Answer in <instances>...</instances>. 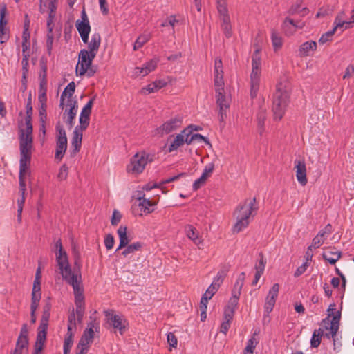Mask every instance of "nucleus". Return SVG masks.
<instances>
[{
  "label": "nucleus",
  "instance_id": "nucleus-1",
  "mask_svg": "<svg viewBox=\"0 0 354 354\" xmlns=\"http://www.w3.org/2000/svg\"><path fill=\"white\" fill-rule=\"evenodd\" d=\"M258 209L259 206L255 197L241 202L234 212L236 222L232 227L233 232L237 234L247 228L250 221L257 214Z\"/></svg>",
  "mask_w": 354,
  "mask_h": 354
},
{
  "label": "nucleus",
  "instance_id": "nucleus-2",
  "mask_svg": "<svg viewBox=\"0 0 354 354\" xmlns=\"http://www.w3.org/2000/svg\"><path fill=\"white\" fill-rule=\"evenodd\" d=\"M25 129H21L19 135V166L22 172L26 167H28V164L31 159V149L32 147V125L30 115L26 116L25 119Z\"/></svg>",
  "mask_w": 354,
  "mask_h": 354
},
{
  "label": "nucleus",
  "instance_id": "nucleus-3",
  "mask_svg": "<svg viewBox=\"0 0 354 354\" xmlns=\"http://www.w3.org/2000/svg\"><path fill=\"white\" fill-rule=\"evenodd\" d=\"M335 304H331L328 308V316L322 322V326L325 328V337L328 339H333V348L334 350H339L341 347V342L336 339V336L339 327V322L341 318V313L337 311L334 315L335 310Z\"/></svg>",
  "mask_w": 354,
  "mask_h": 354
},
{
  "label": "nucleus",
  "instance_id": "nucleus-4",
  "mask_svg": "<svg viewBox=\"0 0 354 354\" xmlns=\"http://www.w3.org/2000/svg\"><path fill=\"white\" fill-rule=\"evenodd\" d=\"M290 86L288 82H279L273 95L272 111L274 120H281L288 103Z\"/></svg>",
  "mask_w": 354,
  "mask_h": 354
},
{
  "label": "nucleus",
  "instance_id": "nucleus-5",
  "mask_svg": "<svg viewBox=\"0 0 354 354\" xmlns=\"http://www.w3.org/2000/svg\"><path fill=\"white\" fill-rule=\"evenodd\" d=\"M62 276V279L72 286L75 306H84V289L80 270H74Z\"/></svg>",
  "mask_w": 354,
  "mask_h": 354
},
{
  "label": "nucleus",
  "instance_id": "nucleus-6",
  "mask_svg": "<svg viewBox=\"0 0 354 354\" xmlns=\"http://www.w3.org/2000/svg\"><path fill=\"white\" fill-rule=\"evenodd\" d=\"M95 55L91 53L86 49H82L79 53L78 62L76 65V75L83 76L86 75L87 77H93L96 71L91 66Z\"/></svg>",
  "mask_w": 354,
  "mask_h": 354
},
{
  "label": "nucleus",
  "instance_id": "nucleus-7",
  "mask_svg": "<svg viewBox=\"0 0 354 354\" xmlns=\"http://www.w3.org/2000/svg\"><path fill=\"white\" fill-rule=\"evenodd\" d=\"M261 73V62L259 56V50L257 49L252 57V72L250 74V97H257L259 90L260 78Z\"/></svg>",
  "mask_w": 354,
  "mask_h": 354
},
{
  "label": "nucleus",
  "instance_id": "nucleus-8",
  "mask_svg": "<svg viewBox=\"0 0 354 354\" xmlns=\"http://www.w3.org/2000/svg\"><path fill=\"white\" fill-rule=\"evenodd\" d=\"M153 161V156L145 151L136 153L130 160L129 164L127 166V171L129 174L138 175L141 174L147 163Z\"/></svg>",
  "mask_w": 354,
  "mask_h": 354
},
{
  "label": "nucleus",
  "instance_id": "nucleus-9",
  "mask_svg": "<svg viewBox=\"0 0 354 354\" xmlns=\"http://www.w3.org/2000/svg\"><path fill=\"white\" fill-rule=\"evenodd\" d=\"M104 315L106 317L109 328L114 333L118 332L120 335H122L128 327V322L124 317L115 315L112 310L104 311Z\"/></svg>",
  "mask_w": 354,
  "mask_h": 354
},
{
  "label": "nucleus",
  "instance_id": "nucleus-10",
  "mask_svg": "<svg viewBox=\"0 0 354 354\" xmlns=\"http://www.w3.org/2000/svg\"><path fill=\"white\" fill-rule=\"evenodd\" d=\"M55 260L61 275L72 271L70 265L68 254L62 247V241L59 239L55 243Z\"/></svg>",
  "mask_w": 354,
  "mask_h": 354
},
{
  "label": "nucleus",
  "instance_id": "nucleus-11",
  "mask_svg": "<svg viewBox=\"0 0 354 354\" xmlns=\"http://www.w3.org/2000/svg\"><path fill=\"white\" fill-rule=\"evenodd\" d=\"M223 91H216V104L218 106V120L221 123L224 122L227 117V111L230 108V100L223 93Z\"/></svg>",
  "mask_w": 354,
  "mask_h": 354
},
{
  "label": "nucleus",
  "instance_id": "nucleus-12",
  "mask_svg": "<svg viewBox=\"0 0 354 354\" xmlns=\"http://www.w3.org/2000/svg\"><path fill=\"white\" fill-rule=\"evenodd\" d=\"M82 20L76 21V28L84 44L88 43V36L91 31V26L87 15L84 10L81 12Z\"/></svg>",
  "mask_w": 354,
  "mask_h": 354
},
{
  "label": "nucleus",
  "instance_id": "nucleus-13",
  "mask_svg": "<svg viewBox=\"0 0 354 354\" xmlns=\"http://www.w3.org/2000/svg\"><path fill=\"white\" fill-rule=\"evenodd\" d=\"M94 323L90 322L88 328L84 330L78 344L79 353L86 354L89 348V345L92 342L94 337Z\"/></svg>",
  "mask_w": 354,
  "mask_h": 354
},
{
  "label": "nucleus",
  "instance_id": "nucleus-14",
  "mask_svg": "<svg viewBox=\"0 0 354 354\" xmlns=\"http://www.w3.org/2000/svg\"><path fill=\"white\" fill-rule=\"evenodd\" d=\"M221 21V28L226 37L229 38L232 36V25L230 17L229 15L228 8L223 7L217 8Z\"/></svg>",
  "mask_w": 354,
  "mask_h": 354
},
{
  "label": "nucleus",
  "instance_id": "nucleus-15",
  "mask_svg": "<svg viewBox=\"0 0 354 354\" xmlns=\"http://www.w3.org/2000/svg\"><path fill=\"white\" fill-rule=\"evenodd\" d=\"M76 328L75 315L72 313L68 317V324L67 326V333L64 342V353L68 354L73 343V330Z\"/></svg>",
  "mask_w": 354,
  "mask_h": 354
},
{
  "label": "nucleus",
  "instance_id": "nucleus-16",
  "mask_svg": "<svg viewBox=\"0 0 354 354\" xmlns=\"http://www.w3.org/2000/svg\"><path fill=\"white\" fill-rule=\"evenodd\" d=\"M182 124L179 118H173L166 121L160 127L156 129V132L160 136L167 135L178 129Z\"/></svg>",
  "mask_w": 354,
  "mask_h": 354
},
{
  "label": "nucleus",
  "instance_id": "nucleus-17",
  "mask_svg": "<svg viewBox=\"0 0 354 354\" xmlns=\"http://www.w3.org/2000/svg\"><path fill=\"white\" fill-rule=\"evenodd\" d=\"M67 106L69 109H66L64 113V119L69 129H71L75 124V119L77 112V102L72 99L68 100Z\"/></svg>",
  "mask_w": 354,
  "mask_h": 354
},
{
  "label": "nucleus",
  "instance_id": "nucleus-18",
  "mask_svg": "<svg viewBox=\"0 0 354 354\" xmlns=\"http://www.w3.org/2000/svg\"><path fill=\"white\" fill-rule=\"evenodd\" d=\"M51 306L47 303L43 308V314L41 319L40 324L37 328V336H40L46 338L47 329L48 326V321L50 316Z\"/></svg>",
  "mask_w": 354,
  "mask_h": 354
},
{
  "label": "nucleus",
  "instance_id": "nucleus-19",
  "mask_svg": "<svg viewBox=\"0 0 354 354\" xmlns=\"http://www.w3.org/2000/svg\"><path fill=\"white\" fill-rule=\"evenodd\" d=\"M214 81L216 91H223V64L221 59L217 58L214 62Z\"/></svg>",
  "mask_w": 354,
  "mask_h": 354
},
{
  "label": "nucleus",
  "instance_id": "nucleus-20",
  "mask_svg": "<svg viewBox=\"0 0 354 354\" xmlns=\"http://www.w3.org/2000/svg\"><path fill=\"white\" fill-rule=\"evenodd\" d=\"M279 285L278 283H274L270 289L264 304L265 311L267 313H270L273 310L279 295Z\"/></svg>",
  "mask_w": 354,
  "mask_h": 354
},
{
  "label": "nucleus",
  "instance_id": "nucleus-21",
  "mask_svg": "<svg viewBox=\"0 0 354 354\" xmlns=\"http://www.w3.org/2000/svg\"><path fill=\"white\" fill-rule=\"evenodd\" d=\"M49 10L48 19L47 20V28H48V34H47V39H46V47L47 50L49 55L51 54V51L53 49V44L54 41V37L53 35V19L55 16V10L56 9H53V8H47Z\"/></svg>",
  "mask_w": 354,
  "mask_h": 354
},
{
  "label": "nucleus",
  "instance_id": "nucleus-22",
  "mask_svg": "<svg viewBox=\"0 0 354 354\" xmlns=\"http://www.w3.org/2000/svg\"><path fill=\"white\" fill-rule=\"evenodd\" d=\"M294 163L297 180L301 185L304 186L308 182L306 163L304 160L297 159L295 160Z\"/></svg>",
  "mask_w": 354,
  "mask_h": 354
},
{
  "label": "nucleus",
  "instance_id": "nucleus-23",
  "mask_svg": "<svg viewBox=\"0 0 354 354\" xmlns=\"http://www.w3.org/2000/svg\"><path fill=\"white\" fill-rule=\"evenodd\" d=\"M227 275V270L225 269L220 270L216 275L213 279V281L210 286L207 288V293H212V295H214L218 291L221 284L223 282L225 277Z\"/></svg>",
  "mask_w": 354,
  "mask_h": 354
},
{
  "label": "nucleus",
  "instance_id": "nucleus-24",
  "mask_svg": "<svg viewBox=\"0 0 354 354\" xmlns=\"http://www.w3.org/2000/svg\"><path fill=\"white\" fill-rule=\"evenodd\" d=\"M187 131L188 130H186L185 129L175 137L174 140L168 147V152L171 153L172 151H176L179 147L183 146L184 143L188 144ZM189 133H188V134Z\"/></svg>",
  "mask_w": 354,
  "mask_h": 354
},
{
  "label": "nucleus",
  "instance_id": "nucleus-25",
  "mask_svg": "<svg viewBox=\"0 0 354 354\" xmlns=\"http://www.w3.org/2000/svg\"><path fill=\"white\" fill-rule=\"evenodd\" d=\"M28 171V167H26L24 171L22 172L21 170V167H19V193L21 194V198L17 200V207H24V204L25 202V193H26V183L24 180V176Z\"/></svg>",
  "mask_w": 354,
  "mask_h": 354
},
{
  "label": "nucleus",
  "instance_id": "nucleus-26",
  "mask_svg": "<svg viewBox=\"0 0 354 354\" xmlns=\"http://www.w3.org/2000/svg\"><path fill=\"white\" fill-rule=\"evenodd\" d=\"M6 12V6H3L0 10V40L1 43L6 42L8 39V35L6 26L7 24V20L5 19Z\"/></svg>",
  "mask_w": 354,
  "mask_h": 354
},
{
  "label": "nucleus",
  "instance_id": "nucleus-27",
  "mask_svg": "<svg viewBox=\"0 0 354 354\" xmlns=\"http://www.w3.org/2000/svg\"><path fill=\"white\" fill-rule=\"evenodd\" d=\"M317 49V43L314 41H308L303 43L299 48L300 57H307L313 55Z\"/></svg>",
  "mask_w": 354,
  "mask_h": 354
},
{
  "label": "nucleus",
  "instance_id": "nucleus-28",
  "mask_svg": "<svg viewBox=\"0 0 354 354\" xmlns=\"http://www.w3.org/2000/svg\"><path fill=\"white\" fill-rule=\"evenodd\" d=\"M82 131L75 129L73 133L71 140V154L75 156L80 149L82 146Z\"/></svg>",
  "mask_w": 354,
  "mask_h": 354
},
{
  "label": "nucleus",
  "instance_id": "nucleus-29",
  "mask_svg": "<svg viewBox=\"0 0 354 354\" xmlns=\"http://www.w3.org/2000/svg\"><path fill=\"white\" fill-rule=\"evenodd\" d=\"M88 51L94 55H97L100 44H101V37L100 35L97 32L93 33L91 35V41H88Z\"/></svg>",
  "mask_w": 354,
  "mask_h": 354
},
{
  "label": "nucleus",
  "instance_id": "nucleus-30",
  "mask_svg": "<svg viewBox=\"0 0 354 354\" xmlns=\"http://www.w3.org/2000/svg\"><path fill=\"white\" fill-rule=\"evenodd\" d=\"M127 227L125 225H120L117 230V234L119 236L120 243L118 247L116 248L115 252L119 251L123 248H125L129 242L127 234Z\"/></svg>",
  "mask_w": 354,
  "mask_h": 354
},
{
  "label": "nucleus",
  "instance_id": "nucleus-31",
  "mask_svg": "<svg viewBox=\"0 0 354 354\" xmlns=\"http://www.w3.org/2000/svg\"><path fill=\"white\" fill-rule=\"evenodd\" d=\"M139 207L140 211L145 214H150L154 211V207L156 204L151 202L149 199L145 198L143 197H138Z\"/></svg>",
  "mask_w": 354,
  "mask_h": 354
},
{
  "label": "nucleus",
  "instance_id": "nucleus-32",
  "mask_svg": "<svg viewBox=\"0 0 354 354\" xmlns=\"http://www.w3.org/2000/svg\"><path fill=\"white\" fill-rule=\"evenodd\" d=\"M354 24V21H348L343 19L341 15H338L336 17L334 21V29L335 31H337L339 29L342 32L346 29L351 28Z\"/></svg>",
  "mask_w": 354,
  "mask_h": 354
},
{
  "label": "nucleus",
  "instance_id": "nucleus-33",
  "mask_svg": "<svg viewBox=\"0 0 354 354\" xmlns=\"http://www.w3.org/2000/svg\"><path fill=\"white\" fill-rule=\"evenodd\" d=\"M187 236L193 241V242L199 245L202 243V239L198 236V232L196 229L191 225H188L185 228Z\"/></svg>",
  "mask_w": 354,
  "mask_h": 354
},
{
  "label": "nucleus",
  "instance_id": "nucleus-34",
  "mask_svg": "<svg viewBox=\"0 0 354 354\" xmlns=\"http://www.w3.org/2000/svg\"><path fill=\"white\" fill-rule=\"evenodd\" d=\"M266 119V109L262 107L257 114V129L260 135H262L265 131V120Z\"/></svg>",
  "mask_w": 354,
  "mask_h": 354
},
{
  "label": "nucleus",
  "instance_id": "nucleus-35",
  "mask_svg": "<svg viewBox=\"0 0 354 354\" xmlns=\"http://www.w3.org/2000/svg\"><path fill=\"white\" fill-rule=\"evenodd\" d=\"M325 328L322 326V328H319L318 329H315L313 331L311 339H310V346L313 348H317L321 342V337L322 336H325Z\"/></svg>",
  "mask_w": 354,
  "mask_h": 354
},
{
  "label": "nucleus",
  "instance_id": "nucleus-36",
  "mask_svg": "<svg viewBox=\"0 0 354 354\" xmlns=\"http://www.w3.org/2000/svg\"><path fill=\"white\" fill-rule=\"evenodd\" d=\"M67 149V140H57L56 141V150H55V160H61V159L63 158L65 151Z\"/></svg>",
  "mask_w": 354,
  "mask_h": 354
},
{
  "label": "nucleus",
  "instance_id": "nucleus-37",
  "mask_svg": "<svg viewBox=\"0 0 354 354\" xmlns=\"http://www.w3.org/2000/svg\"><path fill=\"white\" fill-rule=\"evenodd\" d=\"M142 243L140 242H135L130 245H127L125 249L122 252L121 254L124 257H127L130 254H133L141 250Z\"/></svg>",
  "mask_w": 354,
  "mask_h": 354
},
{
  "label": "nucleus",
  "instance_id": "nucleus-38",
  "mask_svg": "<svg viewBox=\"0 0 354 354\" xmlns=\"http://www.w3.org/2000/svg\"><path fill=\"white\" fill-rule=\"evenodd\" d=\"M341 254L342 253L339 251H328L323 253V258L331 265H333L340 259Z\"/></svg>",
  "mask_w": 354,
  "mask_h": 354
},
{
  "label": "nucleus",
  "instance_id": "nucleus-39",
  "mask_svg": "<svg viewBox=\"0 0 354 354\" xmlns=\"http://www.w3.org/2000/svg\"><path fill=\"white\" fill-rule=\"evenodd\" d=\"M75 89V84L73 82H70L66 87L64 88L62 92L60 97L61 103L60 106H63V102L64 100V97H67L69 99H71V96L73 95Z\"/></svg>",
  "mask_w": 354,
  "mask_h": 354
},
{
  "label": "nucleus",
  "instance_id": "nucleus-40",
  "mask_svg": "<svg viewBox=\"0 0 354 354\" xmlns=\"http://www.w3.org/2000/svg\"><path fill=\"white\" fill-rule=\"evenodd\" d=\"M271 40L274 50H277L281 48L283 45L282 37L280 34L275 30H272Z\"/></svg>",
  "mask_w": 354,
  "mask_h": 354
},
{
  "label": "nucleus",
  "instance_id": "nucleus-41",
  "mask_svg": "<svg viewBox=\"0 0 354 354\" xmlns=\"http://www.w3.org/2000/svg\"><path fill=\"white\" fill-rule=\"evenodd\" d=\"M28 331L27 325L26 324H24L21 328L20 334L17 339V343H19V344H22L24 345H28Z\"/></svg>",
  "mask_w": 354,
  "mask_h": 354
},
{
  "label": "nucleus",
  "instance_id": "nucleus-42",
  "mask_svg": "<svg viewBox=\"0 0 354 354\" xmlns=\"http://www.w3.org/2000/svg\"><path fill=\"white\" fill-rule=\"evenodd\" d=\"M257 333H254V335L248 339L247 345L244 349V353H254V350L258 344V340L255 337Z\"/></svg>",
  "mask_w": 354,
  "mask_h": 354
},
{
  "label": "nucleus",
  "instance_id": "nucleus-43",
  "mask_svg": "<svg viewBox=\"0 0 354 354\" xmlns=\"http://www.w3.org/2000/svg\"><path fill=\"white\" fill-rule=\"evenodd\" d=\"M79 122L80 125H77L75 127V129H77L80 131H84L86 129L89 124V116L86 115H83V113L80 114L79 117Z\"/></svg>",
  "mask_w": 354,
  "mask_h": 354
},
{
  "label": "nucleus",
  "instance_id": "nucleus-44",
  "mask_svg": "<svg viewBox=\"0 0 354 354\" xmlns=\"http://www.w3.org/2000/svg\"><path fill=\"white\" fill-rule=\"evenodd\" d=\"M151 38L150 34H143L140 35L134 43V50H138L143 46Z\"/></svg>",
  "mask_w": 354,
  "mask_h": 354
},
{
  "label": "nucleus",
  "instance_id": "nucleus-45",
  "mask_svg": "<svg viewBox=\"0 0 354 354\" xmlns=\"http://www.w3.org/2000/svg\"><path fill=\"white\" fill-rule=\"evenodd\" d=\"M284 26L286 27L288 26H291V27H294L295 30L297 29H301L304 26V23L301 21H295L292 19L286 17L284 19Z\"/></svg>",
  "mask_w": 354,
  "mask_h": 354
},
{
  "label": "nucleus",
  "instance_id": "nucleus-46",
  "mask_svg": "<svg viewBox=\"0 0 354 354\" xmlns=\"http://www.w3.org/2000/svg\"><path fill=\"white\" fill-rule=\"evenodd\" d=\"M55 129H56L57 140H61V139H62V140H64V141L67 140L66 131H65L63 126L60 123V122H58L56 124Z\"/></svg>",
  "mask_w": 354,
  "mask_h": 354
},
{
  "label": "nucleus",
  "instance_id": "nucleus-47",
  "mask_svg": "<svg viewBox=\"0 0 354 354\" xmlns=\"http://www.w3.org/2000/svg\"><path fill=\"white\" fill-rule=\"evenodd\" d=\"M46 338L37 336L35 345V351L32 354H41V351L44 348V344L46 342Z\"/></svg>",
  "mask_w": 354,
  "mask_h": 354
},
{
  "label": "nucleus",
  "instance_id": "nucleus-48",
  "mask_svg": "<svg viewBox=\"0 0 354 354\" xmlns=\"http://www.w3.org/2000/svg\"><path fill=\"white\" fill-rule=\"evenodd\" d=\"M159 62V59L157 57H154L151 59V60L147 62L144 64V66L147 68L145 70L147 72H148V74L155 70V68L157 67L158 63Z\"/></svg>",
  "mask_w": 354,
  "mask_h": 354
},
{
  "label": "nucleus",
  "instance_id": "nucleus-49",
  "mask_svg": "<svg viewBox=\"0 0 354 354\" xmlns=\"http://www.w3.org/2000/svg\"><path fill=\"white\" fill-rule=\"evenodd\" d=\"M41 73L39 77L41 78L40 87L42 88L46 85L47 66L43 63L41 64Z\"/></svg>",
  "mask_w": 354,
  "mask_h": 354
},
{
  "label": "nucleus",
  "instance_id": "nucleus-50",
  "mask_svg": "<svg viewBox=\"0 0 354 354\" xmlns=\"http://www.w3.org/2000/svg\"><path fill=\"white\" fill-rule=\"evenodd\" d=\"M57 0H40V10H42L44 8H53L57 9Z\"/></svg>",
  "mask_w": 354,
  "mask_h": 354
},
{
  "label": "nucleus",
  "instance_id": "nucleus-51",
  "mask_svg": "<svg viewBox=\"0 0 354 354\" xmlns=\"http://www.w3.org/2000/svg\"><path fill=\"white\" fill-rule=\"evenodd\" d=\"M335 32V30L334 29H332L323 34L318 41L319 43L321 44H324L326 42L331 41L332 37L334 35Z\"/></svg>",
  "mask_w": 354,
  "mask_h": 354
},
{
  "label": "nucleus",
  "instance_id": "nucleus-52",
  "mask_svg": "<svg viewBox=\"0 0 354 354\" xmlns=\"http://www.w3.org/2000/svg\"><path fill=\"white\" fill-rule=\"evenodd\" d=\"M30 55H26L23 57L21 60V64H22V77L24 80L26 79V76L28 73V57Z\"/></svg>",
  "mask_w": 354,
  "mask_h": 354
},
{
  "label": "nucleus",
  "instance_id": "nucleus-53",
  "mask_svg": "<svg viewBox=\"0 0 354 354\" xmlns=\"http://www.w3.org/2000/svg\"><path fill=\"white\" fill-rule=\"evenodd\" d=\"M47 105H40L39 109V116L40 122L42 123V127L44 128V124L47 119L46 113Z\"/></svg>",
  "mask_w": 354,
  "mask_h": 354
},
{
  "label": "nucleus",
  "instance_id": "nucleus-54",
  "mask_svg": "<svg viewBox=\"0 0 354 354\" xmlns=\"http://www.w3.org/2000/svg\"><path fill=\"white\" fill-rule=\"evenodd\" d=\"M266 264V259L262 255H261L258 263L255 266L256 272L263 274L265 270Z\"/></svg>",
  "mask_w": 354,
  "mask_h": 354
},
{
  "label": "nucleus",
  "instance_id": "nucleus-55",
  "mask_svg": "<svg viewBox=\"0 0 354 354\" xmlns=\"http://www.w3.org/2000/svg\"><path fill=\"white\" fill-rule=\"evenodd\" d=\"M28 353V345H24L22 344L16 343L15 350L11 352L10 354H27Z\"/></svg>",
  "mask_w": 354,
  "mask_h": 354
},
{
  "label": "nucleus",
  "instance_id": "nucleus-56",
  "mask_svg": "<svg viewBox=\"0 0 354 354\" xmlns=\"http://www.w3.org/2000/svg\"><path fill=\"white\" fill-rule=\"evenodd\" d=\"M186 130H188L187 133V137H188V144H191L194 140L201 141L205 140V138L199 134V133H194L193 135H191V131H189L188 129H186Z\"/></svg>",
  "mask_w": 354,
  "mask_h": 354
},
{
  "label": "nucleus",
  "instance_id": "nucleus-57",
  "mask_svg": "<svg viewBox=\"0 0 354 354\" xmlns=\"http://www.w3.org/2000/svg\"><path fill=\"white\" fill-rule=\"evenodd\" d=\"M115 239L112 234H109L104 237V245L107 250H111L113 248Z\"/></svg>",
  "mask_w": 354,
  "mask_h": 354
},
{
  "label": "nucleus",
  "instance_id": "nucleus-58",
  "mask_svg": "<svg viewBox=\"0 0 354 354\" xmlns=\"http://www.w3.org/2000/svg\"><path fill=\"white\" fill-rule=\"evenodd\" d=\"M167 341L170 347L176 348L178 345V340L176 337L173 333H168L167 335Z\"/></svg>",
  "mask_w": 354,
  "mask_h": 354
},
{
  "label": "nucleus",
  "instance_id": "nucleus-59",
  "mask_svg": "<svg viewBox=\"0 0 354 354\" xmlns=\"http://www.w3.org/2000/svg\"><path fill=\"white\" fill-rule=\"evenodd\" d=\"M207 178L205 177V174H201V176L196 179L193 183V190L196 191L202 185H203Z\"/></svg>",
  "mask_w": 354,
  "mask_h": 354
},
{
  "label": "nucleus",
  "instance_id": "nucleus-60",
  "mask_svg": "<svg viewBox=\"0 0 354 354\" xmlns=\"http://www.w3.org/2000/svg\"><path fill=\"white\" fill-rule=\"evenodd\" d=\"M94 97L91 98L88 102L85 104L83 109L81 111L80 113H83V115H86L90 116L91 113L92 106L93 104Z\"/></svg>",
  "mask_w": 354,
  "mask_h": 354
},
{
  "label": "nucleus",
  "instance_id": "nucleus-61",
  "mask_svg": "<svg viewBox=\"0 0 354 354\" xmlns=\"http://www.w3.org/2000/svg\"><path fill=\"white\" fill-rule=\"evenodd\" d=\"M67 176H68V167L66 166V165L64 164L60 167V169L59 170V173L57 174V178L59 180H64L66 179Z\"/></svg>",
  "mask_w": 354,
  "mask_h": 354
},
{
  "label": "nucleus",
  "instance_id": "nucleus-62",
  "mask_svg": "<svg viewBox=\"0 0 354 354\" xmlns=\"http://www.w3.org/2000/svg\"><path fill=\"white\" fill-rule=\"evenodd\" d=\"M157 91L158 90L156 89L155 84H153V82H152L146 86L145 87L142 88L140 92L143 95H147Z\"/></svg>",
  "mask_w": 354,
  "mask_h": 354
},
{
  "label": "nucleus",
  "instance_id": "nucleus-63",
  "mask_svg": "<svg viewBox=\"0 0 354 354\" xmlns=\"http://www.w3.org/2000/svg\"><path fill=\"white\" fill-rule=\"evenodd\" d=\"M121 218L122 214H120V212L117 209H114L111 219V225H117L120 223Z\"/></svg>",
  "mask_w": 354,
  "mask_h": 354
},
{
  "label": "nucleus",
  "instance_id": "nucleus-64",
  "mask_svg": "<svg viewBox=\"0 0 354 354\" xmlns=\"http://www.w3.org/2000/svg\"><path fill=\"white\" fill-rule=\"evenodd\" d=\"M145 70H147V68H145L144 64L142 66L136 67L133 69V75L136 76V77H138V76L144 77V76L148 75V72H147Z\"/></svg>",
  "mask_w": 354,
  "mask_h": 354
}]
</instances>
